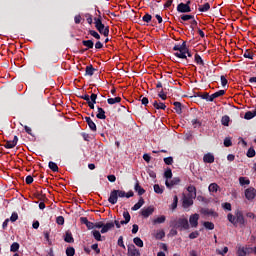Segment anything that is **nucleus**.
I'll return each mask as SVG.
<instances>
[{
    "mask_svg": "<svg viewBox=\"0 0 256 256\" xmlns=\"http://www.w3.org/2000/svg\"><path fill=\"white\" fill-rule=\"evenodd\" d=\"M173 105L177 115H181V113H183V105L181 104V102H174Z\"/></svg>",
    "mask_w": 256,
    "mask_h": 256,
    "instance_id": "nucleus-19",
    "label": "nucleus"
},
{
    "mask_svg": "<svg viewBox=\"0 0 256 256\" xmlns=\"http://www.w3.org/2000/svg\"><path fill=\"white\" fill-rule=\"evenodd\" d=\"M255 155H256L255 149L249 148L248 151H247V157L253 158V157H255Z\"/></svg>",
    "mask_w": 256,
    "mask_h": 256,
    "instance_id": "nucleus-51",
    "label": "nucleus"
},
{
    "mask_svg": "<svg viewBox=\"0 0 256 256\" xmlns=\"http://www.w3.org/2000/svg\"><path fill=\"white\" fill-rule=\"evenodd\" d=\"M154 192L158 195H162L163 193V187L159 186V184L154 185Z\"/></svg>",
    "mask_w": 256,
    "mask_h": 256,
    "instance_id": "nucleus-41",
    "label": "nucleus"
},
{
    "mask_svg": "<svg viewBox=\"0 0 256 256\" xmlns=\"http://www.w3.org/2000/svg\"><path fill=\"white\" fill-rule=\"evenodd\" d=\"M218 189H219V185H217V183H212L208 187V190L210 193H217Z\"/></svg>",
    "mask_w": 256,
    "mask_h": 256,
    "instance_id": "nucleus-29",
    "label": "nucleus"
},
{
    "mask_svg": "<svg viewBox=\"0 0 256 256\" xmlns=\"http://www.w3.org/2000/svg\"><path fill=\"white\" fill-rule=\"evenodd\" d=\"M91 249H93V251H95V253H96L97 255H99V253H101V249H99V244H93V245L91 246Z\"/></svg>",
    "mask_w": 256,
    "mask_h": 256,
    "instance_id": "nucleus-57",
    "label": "nucleus"
},
{
    "mask_svg": "<svg viewBox=\"0 0 256 256\" xmlns=\"http://www.w3.org/2000/svg\"><path fill=\"white\" fill-rule=\"evenodd\" d=\"M200 97H201L202 99H204L205 101L213 102V100H211V99H212V96L209 95V93H207V92L201 94Z\"/></svg>",
    "mask_w": 256,
    "mask_h": 256,
    "instance_id": "nucleus-43",
    "label": "nucleus"
},
{
    "mask_svg": "<svg viewBox=\"0 0 256 256\" xmlns=\"http://www.w3.org/2000/svg\"><path fill=\"white\" fill-rule=\"evenodd\" d=\"M177 11L178 13H191V6H188L187 4L181 2L177 5Z\"/></svg>",
    "mask_w": 256,
    "mask_h": 256,
    "instance_id": "nucleus-7",
    "label": "nucleus"
},
{
    "mask_svg": "<svg viewBox=\"0 0 256 256\" xmlns=\"http://www.w3.org/2000/svg\"><path fill=\"white\" fill-rule=\"evenodd\" d=\"M243 57H245V59H253V53L249 52V50H246L243 54Z\"/></svg>",
    "mask_w": 256,
    "mask_h": 256,
    "instance_id": "nucleus-56",
    "label": "nucleus"
},
{
    "mask_svg": "<svg viewBox=\"0 0 256 256\" xmlns=\"http://www.w3.org/2000/svg\"><path fill=\"white\" fill-rule=\"evenodd\" d=\"M115 227V223L113 222H108L106 224H103L102 229L100 230V233L105 234L108 233V231H111Z\"/></svg>",
    "mask_w": 256,
    "mask_h": 256,
    "instance_id": "nucleus-13",
    "label": "nucleus"
},
{
    "mask_svg": "<svg viewBox=\"0 0 256 256\" xmlns=\"http://www.w3.org/2000/svg\"><path fill=\"white\" fill-rule=\"evenodd\" d=\"M189 48H187V43L184 42L182 44H176L173 47V51H177L174 53L175 57H178V59H186L187 60V51Z\"/></svg>",
    "mask_w": 256,
    "mask_h": 256,
    "instance_id": "nucleus-2",
    "label": "nucleus"
},
{
    "mask_svg": "<svg viewBox=\"0 0 256 256\" xmlns=\"http://www.w3.org/2000/svg\"><path fill=\"white\" fill-rule=\"evenodd\" d=\"M152 105L155 109H162L163 111H165V109H167V105H165V103L163 102H157V100H155L154 102H152Z\"/></svg>",
    "mask_w": 256,
    "mask_h": 256,
    "instance_id": "nucleus-18",
    "label": "nucleus"
},
{
    "mask_svg": "<svg viewBox=\"0 0 256 256\" xmlns=\"http://www.w3.org/2000/svg\"><path fill=\"white\" fill-rule=\"evenodd\" d=\"M82 45L86 47L84 51H89V49H93V47H95V43L93 42V40H83Z\"/></svg>",
    "mask_w": 256,
    "mask_h": 256,
    "instance_id": "nucleus-16",
    "label": "nucleus"
},
{
    "mask_svg": "<svg viewBox=\"0 0 256 256\" xmlns=\"http://www.w3.org/2000/svg\"><path fill=\"white\" fill-rule=\"evenodd\" d=\"M170 227L179 229V231H187L189 229V220L185 217H181L178 220L171 221Z\"/></svg>",
    "mask_w": 256,
    "mask_h": 256,
    "instance_id": "nucleus-1",
    "label": "nucleus"
},
{
    "mask_svg": "<svg viewBox=\"0 0 256 256\" xmlns=\"http://www.w3.org/2000/svg\"><path fill=\"white\" fill-rule=\"evenodd\" d=\"M201 213L203 215H212V216L217 215V213L215 211H213L212 209H202Z\"/></svg>",
    "mask_w": 256,
    "mask_h": 256,
    "instance_id": "nucleus-37",
    "label": "nucleus"
},
{
    "mask_svg": "<svg viewBox=\"0 0 256 256\" xmlns=\"http://www.w3.org/2000/svg\"><path fill=\"white\" fill-rule=\"evenodd\" d=\"M164 177L166 179V181H169V179H172L173 177V171L171 170V168H167L164 172Z\"/></svg>",
    "mask_w": 256,
    "mask_h": 256,
    "instance_id": "nucleus-28",
    "label": "nucleus"
},
{
    "mask_svg": "<svg viewBox=\"0 0 256 256\" xmlns=\"http://www.w3.org/2000/svg\"><path fill=\"white\" fill-rule=\"evenodd\" d=\"M245 197L248 201H253L256 197V189L253 187H250L245 190Z\"/></svg>",
    "mask_w": 256,
    "mask_h": 256,
    "instance_id": "nucleus-5",
    "label": "nucleus"
},
{
    "mask_svg": "<svg viewBox=\"0 0 256 256\" xmlns=\"http://www.w3.org/2000/svg\"><path fill=\"white\" fill-rule=\"evenodd\" d=\"M222 207L225 211H231V203L225 202L222 204Z\"/></svg>",
    "mask_w": 256,
    "mask_h": 256,
    "instance_id": "nucleus-60",
    "label": "nucleus"
},
{
    "mask_svg": "<svg viewBox=\"0 0 256 256\" xmlns=\"http://www.w3.org/2000/svg\"><path fill=\"white\" fill-rule=\"evenodd\" d=\"M227 219L230 223H232V225H237V216L236 215L234 216L233 214L229 213L227 215Z\"/></svg>",
    "mask_w": 256,
    "mask_h": 256,
    "instance_id": "nucleus-30",
    "label": "nucleus"
},
{
    "mask_svg": "<svg viewBox=\"0 0 256 256\" xmlns=\"http://www.w3.org/2000/svg\"><path fill=\"white\" fill-rule=\"evenodd\" d=\"M57 225H65V218L63 216H58L56 218Z\"/></svg>",
    "mask_w": 256,
    "mask_h": 256,
    "instance_id": "nucleus-50",
    "label": "nucleus"
},
{
    "mask_svg": "<svg viewBox=\"0 0 256 256\" xmlns=\"http://www.w3.org/2000/svg\"><path fill=\"white\" fill-rule=\"evenodd\" d=\"M194 61L197 63V65H205V62L203 61V58L199 54H195Z\"/></svg>",
    "mask_w": 256,
    "mask_h": 256,
    "instance_id": "nucleus-34",
    "label": "nucleus"
},
{
    "mask_svg": "<svg viewBox=\"0 0 256 256\" xmlns=\"http://www.w3.org/2000/svg\"><path fill=\"white\" fill-rule=\"evenodd\" d=\"M188 196L197 198V188L193 185L187 187Z\"/></svg>",
    "mask_w": 256,
    "mask_h": 256,
    "instance_id": "nucleus-15",
    "label": "nucleus"
},
{
    "mask_svg": "<svg viewBox=\"0 0 256 256\" xmlns=\"http://www.w3.org/2000/svg\"><path fill=\"white\" fill-rule=\"evenodd\" d=\"M95 73V68H93V65L86 66V75H89V77H93Z\"/></svg>",
    "mask_w": 256,
    "mask_h": 256,
    "instance_id": "nucleus-31",
    "label": "nucleus"
},
{
    "mask_svg": "<svg viewBox=\"0 0 256 256\" xmlns=\"http://www.w3.org/2000/svg\"><path fill=\"white\" fill-rule=\"evenodd\" d=\"M89 35L94 37V39H101V35H99L95 30H89Z\"/></svg>",
    "mask_w": 256,
    "mask_h": 256,
    "instance_id": "nucleus-48",
    "label": "nucleus"
},
{
    "mask_svg": "<svg viewBox=\"0 0 256 256\" xmlns=\"http://www.w3.org/2000/svg\"><path fill=\"white\" fill-rule=\"evenodd\" d=\"M204 163H215V156L211 153H207L203 157Z\"/></svg>",
    "mask_w": 256,
    "mask_h": 256,
    "instance_id": "nucleus-17",
    "label": "nucleus"
},
{
    "mask_svg": "<svg viewBox=\"0 0 256 256\" xmlns=\"http://www.w3.org/2000/svg\"><path fill=\"white\" fill-rule=\"evenodd\" d=\"M145 205V200L143 198H140L139 201L132 207V211H139V208Z\"/></svg>",
    "mask_w": 256,
    "mask_h": 256,
    "instance_id": "nucleus-25",
    "label": "nucleus"
},
{
    "mask_svg": "<svg viewBox=\"0 0 256 256\" xmlns=\"http://www.w3.org/2000/svg\"><path fill=\"white\" fill-rule=\"evenodd\" d=\"M230 121H231V118H229V116H227V115L223 116L221 119V123H222V125H224V127H229Z\"/></svg>",
    "mask_w": 256,
    "mask_h": 256,
    "instance_id": "nucleus-35",
    "label": "nucleus"
},
{
    "mask_svg": "<svg viewBox=\"0 0 256 256\" xmlns=\"http://www.w3.org/2000/svg\"><path fill=\"white\" fill-rule=\"evenodd\" d=\"M133 243L137 246V247H143V240H141V238L139 237H135L133 239Z\"/></svg>",
    "mask_w": 256,
    "mask_h": 256,
    "instance_id": "nucleus-40",
    "label": "nucleus"
},
{
    "mask_svg": "<svg viewBox=\"0 0 256 256\" xmlns=\"http://www.w3.org/2000/svg\"><path fill=\"white\" fill-rule=\"evenodd\" d=\"M179 183H181V178L179 177H174L172 180H166L165 181V185L167 187V189H173V187H175V185H179Z\"/></svg>",
    "mask_w": 256,
    "mask_h": 256,
    "instance_id": "nucleus-6",
    "label": "nucleus"
},
{
    "mask_svg": "<svg viewBox=\"0 0 256 256\" xmlns=\"http://www.w3.org/2000/svg\"><path fill=\"white\" fill-rule=\"evenodd\" d=\"M66 255H67V256H74V255H75V248H73V247H68V248L66 249Z\"/></svg>",
    "mask_w": 256,
    "mask_h": 256,
    "instance_id": "nucleus-46",
    "label": "nucleus"
},
{
    "mask_svg": "<svg viewBox=\"0 0 256 256\" xmlns=\"http://www.w3.org/2000/svg\"><path fill=\"white\" fill-rule=\"evenodd\" d=\"M193 199H196L195 197H191L189 195L187 196H183L182 198V207L184 209H189V207H191V205H193Z\"/></svg>",
    "mask_w": 256,
    "mask_h": 256,
    "instance_id": "nucleus-4",
    "label": "nucleus"
},
{
    "mask_svg": "<svg viewBox=\"0 0 256 256\" xmlns=\"http://www.w3.org/2000/svg\"><path fill=\"white\" fill-rule=\"evenodd\" d=\"M199 237V231H194L189 234V239H197Z\"/></svg>",
    "mask_w": 256,
    "mask_h": 256,
    "instance_id": "nucleus-63",
    "label": "nucleus"
},
{
    "mask_svg": "<svg viewBox=\"0 0 256 256\" xmlns=\"http://www.w3.org/2000/svg\"><path fill=\"white\" fill-rule=\"evenodd\" d=\"M225 95V90H219L211 95L212 98H210L212 101H215V99L219 97H223Z\"/></svg>",
    "mask_w": 256,
    "mask_h": 256,
    "instance_id": "nucleus-24",
    "label": "nucleus"
},
{
    "mask_svg": "<svg viewBox=\"0 0 256 256\" xmlns=\"http://www.w3.org/2000/svg\"><path fill=\"white\" fill-rule=\"evenodd\" d=\"M118 197L123 198L127 197V192L123 190H116Z\"/></svg>",
    "mask_w": 256,
    "mask_h": 256,
    "instance_id": "nucleus-61",
    "label": "nucleus"
},
{
    "mask_svg": "<svg viewBox=\"0 0 256 256\" xmlns=\"http://www.w3.org/2000/svg\"><path fill=\"white\" fill-rule=\"evenodd\" d=\"M123 218H124V221L128 222L131 221V214H129V211H124L123 212Z\"/></svg>",
    "mask_w": 256,
    "mask_h": 256,
    "instance_id": "nucleus-49",
    "label": "nucleus"
},
{
    "mask_svg": "<svg viewBox=\"0 0 256 256\" xmlns=\"http://www.w3.org/2000/svg\"><path fill=\"white\" fill-rule=\"evenodd\" d=\"M154 212H155V207L149 206V207L143 208L141 210V215H142V217L147 219V217H149L150 215H153Z\"/></svg>",
    "mask_w": 256,
    "mask_h": 256,
    "instance_id": "nucleus-9",
    "label": "nucleus"
},
{
    "mask_svg": "<svg viewBox=\"0 0 256 256\" xmlns=\"http://www.w3.org/2000/svg\"><path fill=\"white\" fill-rule=\"evenodd\" d=\"M117 190H112L110 192V196L108 198V202L111 203V205L117 204V201L119 199Z\"/></svg>",
    "mask_w": 256,
    "mask_h": 256,
    "instance_id": "nucleus-10",
    "label": "nucleus"
},
{
    "mask_svg": "<svg viewBox=\"0 0 256 256\" xmlns=\"http://www.w3.org/2000/svg\"><path fill=\"white\" fill-rule=\"evenodd\" d=\"M88 127L94 132L97 131V125L95 124V122H93V120L91 122H88Z\"/></svg>",
    "mask_w": 256,
    "mask_h": 256,
    "instance_id": "nucleus-53",
    "label": "nucleus"
},
{
    "mask_svg": "<svg viewBox=\"0 0 256 256\" xmlns=\"http://www.w3.org/2000/svg\"><path fill=\"white\" fill-rule=\"evenodd\" d=\"M156 239H163L165 237V231L160 230L155 235Z\"/></svg>",
    "mask_w": 256,
    "mask_h": 256,
    "instance_id": "nucleus-52",
    "label": "nucleus"
},
{
    "mask_svg": "<svg viewBox=\"0 0 256 256\" xmlns=\"http://www.w3.org/2000/svg\"><path fill=\"white\" fill-rule=\"evenodd\" d=\"M242 249L244 250V253H246V255H251V253H254V250L251 247H242Z\"/></svg>",
    "mask_w": 256,
    "mask_h": 256,
    "instance_id": "nucleus-55",
    "label": "nucleus"
},
{
    "mask_svg": "<svg viewBox=\"0 0 256 256\" xmlns=\"http://www.w3.org/2000/svg\"><path fill=\"white\" fill-rule=\"evenodd\" d=\"M134 190L140 196L144 195V193H145V190L143 189V187H141V185H139V180H136V183H135V186H134Z\"/></svg>",
    "mask_w": 256,
    "mask_h": 256,
    "instance_id": "nucleus-20",
    "label": "nucleus"
},
{
    "mask_svg": "<svg viewBox=\"0 0 256 256\" xmlns=\"http://www.w3.org/2000/svg\"><path fill=\"white\" fill-rule=\"evenodd\" d=\"M5 149H13L15 146V144L13 143V140H9L6 141V143L4 144Z\"/></svg>",
    "mask_w": 256,
    "mask_h": 256,
    "instance_id": "nucleus-42",
    "label": "nucleus"
},
{
    "mask_svg": "<svg viewBox=\"0 0 256 256\" xmlns=\"http://www.w3.org/2000/svg\"><path fill=\"white\" fill-rule=\"evenodd\" d=\"M151 19H153V17L147 13L143 16L142 21H144L145 23H151Z\"/></svg>",
    "mask_w": 256,
    "mask_h": 256,
    "instance_id": "nucleus-47",
    "label": "nucleus"
},
{
    "mask_svg": "<svg viewBox=\"0 0 256 256\" xmlns=\"http://www.w3.org/2000/svg\"><path fill=\"white\" fill-rule=\"evenodd\" d=\"M190 19H195V16L189 14H184L181 16L182 21H190Z\"/></svg>",
    "mask_w": 256,
    "mask_h": 256,
    "instance_id": "nucleus-45",
    "label": "nucleus"
},
{
    "mask_svg": "<svg viewBox=\"0 0 256 256\" xmlns=\"http://www.w3.org/2000/svg\"><path fill=\"white\" fill-rule=\"evenodd\" d=\"M240 185H250L251 181L246 177H240L239 178Z\"/></svg>",
    "mask_w": 256,
    "mask_h": 256,
    "instance_id": "nucleus-38",
    "label": "nucleus"
},
{
    "mask_svg": "<svg viewBox=\"0 0 256 256\" xmlns=\"http://www.w3.org/2000/svg\"><path fill=\"white\" fill-rule=\"evenodd\" d=\"M203 225L205 229H208V231H213V229H215V224H213V222L206 221Z\"/></svg>",
    "mask_w": 256,
    "mask_h": 256,
    "instance_id": "nucleus-33",
    "label": "nucleus"
},
{
    "mask_svg": "<svg viewBox=\"0 0 256 256\" xmlns=\"http://www.w3.org/2000/svg\"><path fill=\"white\" fill-rule=\"evenodd\" d=\"M165 165H173V157H166L164 158Z\"/></svg>",
    "mask_w": 256,
    "mask_h": 256,
    "instance_id": "nucleus-58",
    "label": "nucleus"
},
{
    "mask_svg": "<svg viewBox=\"0 0 256 256\" xmlns=\"http://www.w3.org/2000/svg\"><path fill=\"white\" fill-rule=\"evenodd\" d=\"M48 167L49 169H51V171H53L54 173H57L59 171V166H57V163L50 161L48 163Z\"/></svg>",
    "mask_w": 256,
    "mask_h": 256,
    "instance_id": "nucleus-26",
    "label": "nucleus"
},
{
    "mask_svg": "<svg viewBox=\"0 0 256 256\" xmlns=\"http://www.w3.org/2000/svg\"><path fill=\"white\" fill-rule=\"evenodd\" d=\"M231 145H233L231 138H225L224 139V147H231Z\"/></svg>",
    "mask_w": 256,
    "mask_h": 256,
    "instance_id": "nucleus-59",
    "label": "nucleus"
},
{
    "mask_svg": "<svg viewBox=\"0 0 256 256\" xmlns=\"http://www.w3.org/2000/svg\"><path fill=\"white\" fill-rule=\"evenodd\" d=\"M209 9H211V4H209V2H206L205 4L199 6L198 11L200 13H207Z\"/></svg>",
    "mask_w": 256,
    "mask_h": 256,
    "instance_id": "nucleus-22",
    "label": "nucleus"
},
{
    "mask_svg": "<svg viewBox=\"0 0 256 256\" xmlns=\"http://www.w3.org/2000/svg\"><path fill=\"white\" fill-rule=\"evenodd\" d=\"M17 219H19V214H17V212H13L11 217H10V221L12 223H15V221H17Z\"/></svg>",
    "mask_w": 256,
    "mask_h": 256,
    "instance_id": "nucleus-54",
    "label": "nucleus"
},
{
    "mask_svg": "<svg viewBox=\"0 0 256 256\" xmlns=\"http://www.w3.org/2000/svg\"><path fill=\"white\" fill-rule=\"evenodd\" d=\"M117 245H118L119 247H122V249H125V244H124V242H123V236H120V237L118 238Z\"/></svg>",
    "mask_w": 256,
    "mask_h": 256,
    "instance_id": "nucleus-62",
    "label": "nucleus"
},
{
    "mask_svg": "<svg viewBox=\"0 0 256 256\" xmlns=\"http://www.w3.org/2000/svg\"><path fill=\"white\" fill-rule=\"evenodd\" d=\"M128 256H141V252L132 244L128 246Z\"/></svg>",
    "mask_w": 256,
    "mask_h": 256,
    "instance_id": "nucleus-12",
    "label": "nucleus"
},
{
    "mask_svg": "<svg viewBox=\"0 0 256 256\" xmlns=\"http://www.w3.org/2000/svg\"><path fill=\"white\" fill-rule=\"evenodd\" d=\"M107 103L108 105H115L116 103H121V97L108 98Z\"/></svg>",
    "mask_w": 256,
    "mask_h": 256,
    "instance_id": "nucleus-27",
    "label": "nucleus"
},
{
    "mask_svg": "<svg viewBox=\"0 0 256 256\" xmlns=\"http://www.w3.org/2000/svg\"><path fill=\"white\" fill-rule=\"evenodd\" d=\"M192 126L194 127V129H199V127H201V125H203V122H201L199 119H193L191 121Z\"/></svg>",
    "mask_w": 256,
    "mask_h": 256,
    "instance_id": "nucleus-36",
    "label": "nucleus"
},
{
    "mask_svg": "<svg viewBox=\"0 0 256 256\" xmlns=\"http://www.w3.org/2000/svg\"><path fill=\"white\" fill-rule=\"evenodd\" d=\"M64 241L65 243H75V239L73 238V233H71V230H67L64 235Z\"/></svg>",
    "mask_w": 256,
    "mask_h": 256,
    "instance_id": "nucleus-14",
    "label": "nucleus"
},
{
    "mask_svg": "<svg viewBox=\"0 0 256 256\" xmlns=\"http://www.w3.org/2000/svg\"><path fill=\"white\" fill-rule=\"evenodd\" d=\"M10 251L12 253H17V251H19V243L17 242L12 243V245L10 246Z\"/></svg>",
    "mask_w": 256,
    "mask_h": 256,
    "instance_id": "nucleus-39",
    "label": "nucleus"
},
{
    "mask_svg": "<svg viewBox=\"0 0 256 256\" xmlns=\"http://www.w3.org/2000/svg\"><path fill=\"white\" fill-rule=\"evenodd\" d=\"M94 21L97 31H99L101 35H104V37H109V27H105V24H103L101 18H94Z\"/></svg>",
    "mask_w": 256,
    "mask_h": 256,
    "instance_id": "nucleus-3",
    "label": "nucleus"
},
{
    "mask_svg": "<svg viewBox=\"0 0 256 256\" xmlns=\"http://www.w3.org/2000/svg\"><path fill=\"white\" fill-rule=\"evenodd\" d=\"M189 223L191 227L196 228L199 225V214H192L189 218Z\"/></svg>",
    "mask_w": 256,
    "mask_h": 256,
    "instance_id": "nucleus-11",
    "label": "nucleus"
},
{
    "mask_svg": "<svg viewBox=\"0 0 256 256\" xmlns=\"http://www.w3.org/2000/svg\"><path fill=\"white\" fill-rule=\"evenodd\" d=\"M165 221H167V217H165V215H162L154 219L152 223L153 225H161L162 223H165Z\"/></svg>",
    "mask_w": 256,
    "mask_h": 256,
    "instance_id": "nucleus-21",
    "label": "nucleus"
},
{
    "mask_svg": "<svg viewBox=\"0 0 256 256\" xmlns=\"http://www.w3.org/2000/svg\"><path fill=\"white\" fill-rule=\"evenodd\" d=\"M90 104H92V105H96L97 104V94L92 93L90 95Z\"/></svg>",
    "mask_w": 256,
    "mask_h": 256,
    "instance_id": "nucleus-44",
    "label": "nucleus"
},
{
    "mask_svg": "<svg viewBox=\"0 0 256 256\" xmlns=\"http://www.w3.org/2000/svg\"><path fill=\"white\" fill-rule=\"evenodd\" d=\"M98 113L96 114L97 119H107V116L105 115V110L101 107H97Z\"/></svg>",
    "mask_w": 256,
    "mask_h": 256,
    "instance_id": "nucleus-23",
    "label": "nucleus"
},
{
    "mask_svg": "<svg viewBox=\"0 0 256 256\" xmlns=\"http://www.w3.org/2000/svg\"><path fill=\"white\" fill-rule=\"evenodd\" d=\"M235 216H236V225L239 223V225H245V216H243V212L241 210H236L235 211Z\"/></svg>",
    "mask_w": 256,
    "mask_h": 256,
    "instance_id": "nucleus-8",
    "label": "nucleus"
},
{
    "mask_svg": "<svg viewBox=\"0 0 256 256\" xmlns=\"http://www.w3.org/2000/svg\"><path fill=\"white\" fill-rule=\"evenodd\" d=\"M237 255L238 256H247V254L245 253V250L242 247L238 248Z\"/></svg>",
    "mask_w": 256,
    "mask_h": 256,
    "instance_id": "nucleus-64",
    "label": "nucleus"
},
{
    "mask_svg": "<svg viewBox=\"0 0 256 256\" xmlns=\"http://www.w3.org/2000/svg\"><path fill=\"white\" fill-rule=\"evenodd\" d=\"M92 235H93V237L96 241H103V238L101 236V232H99L98 230L92 231Z\"/></svg>",
    "mask_w": 256,
    "mask_h": 256,
    "instance_id": "nucleus-32",
    "label": "nucleus"
}]
</instances>
